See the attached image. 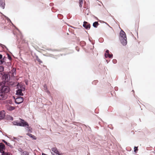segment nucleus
Masks as SVG:
<instances>
[{
	"label": "nucleus",
	"instance_id": "obj_11",
	"mask_svg": "<svg viewBox=\"0 0 155 155\" xmlns=\"http://www.w3.org/2000/svg\"><path fill=\"white\" fill-rule=\"evenodd\" d=\"M5 3L4 0H0V7L2 9L5 8Z\"/></svg>",
	"mask_w": 155,
	"mask_h": 155
},
{
	"label": "nucleus",
	"instance_id": "obj_16",
	"mask_svg": "<svg viewBox=\"0 0 155 155\" xmlns=\"http://www.w3.org/2000/svg\"><path fill=\"white\" fill-rule=\"evenodd\" d=\"M52 150L53 152H54V154H56V153H58L59 152V151L57 149V148L56 147H54L52 148Z\"/></svg>",
	"mask_w": 155,
	"mask_h": 155
},
{
	"label": "nucleus",
	"instance_id": "obj_12",
	"mask_svg": "<svg viewBox=\"0 0 155 155\" xmlns=\"http://www.w3.org/2000/svg\"><path fill=\"white\" fill-rule=\"evenodd\" d=\"M18 150L21 153V155H28V152L26 151H24L21 148L19 149Z\"/></svg>",
	"mask_w": 155,
	"mask_h": 155
},
{
	"label": "nucleus",
	"instance_id": "obj_29",
	"mask_svg": "<svg viewBox=\"0 0 155 155\" xmlns=\"http://www.w3.org/2000/svg\"><path fill=\"white\" fill-rule=\"evenodd\" d=\"M0 45L2 48H5L7 49V47L5 45L1 44H0Z\"/></svg>",
	"mask_w": 155,
	"mask_h": 155
},
{
	"label": "nucleus",
	"instance_id": "obj_5",
	"mask_svg": "<svg viewBox=\"0 0 155 155\" xmlns=\"http://www.w3.org/2000/svg\"><path fill=\"white\" fill-rule=\"evenodd\" d=\"M10 76L8 74H5L2 75V78L5 82H8L10 80Z\"/></svg>",
	"mask_w": 155,
	"mask_h": 155
},
{
	"label": "nucleus",
	"instance_id": "obj_44",
	"mask_svg": "<svg viewBox=\"0 0 155 155\" xmlns=\"http://www.w3.org/2000/svg\"><path fill=\"white\" fill-rule=\"evenodd\" d=\"M16 28L17 29L18 31H19V30H18V29L17 28Z\"/></svg>",
	"mask_w": 155,
	"mask_h": 155
},
{
	"label": "nucleus",
	"instance_id": "obj_9",
	"mask_svg": "<svg viewBox=\"0 0 155 155\" xmlns=\"http://www.w3.org/2000/svg\"><path fill=\"white\" fill-rule=\"evenodd\" d=\"M5 145L3 143H0V152L1 153L5 152Z\"/></svg>",
	"mask_w": 155,
	"mask_h": 155
},
{
	"label": "nucleus",
	"instance_id": "obj_43",
	"mask_svg": "<svg viewBox=\"0 0 155 155\" xmlns=\"http://www.w3.org/2000/svg\"><path fill=\"white\" fill-rule=\"evenodd\" d=\"M106 61L107 62V63H108V60H106Z\"/></svg>",
	"mask_w": 155,
	"mask_h": 155
},
{
	"label": "nucleus",
	"instance_id": "obj_49",
	"mask_svg": "<svg viewBox=\"0 0 155 155\" xmlns=\"http://www.w3.org/2000/svg\"><path fill=\"white\" fill-rule=\"evenodd\" d=\"M89 40L91 41V40L89 38Z\"/></svg>",
	"mask_w": 155,
	"mask_h": 155
},
{
	"label": "nucleus",
	"instance_id": "obj_31",
	"mask_svg": "<svg viewBox=\"0 0 155 155\" xmlns=\"http://www.w3.org/2000/svg\"><path fill=\"white\" fill-rule=\"evenodd\" d=\"M21 86L22 87L21 88V89H23V91H25V87L22 85H21Z\"/></svg>",
	"mask_w": 155,
	"mask_h": 155
},
{
	"label": "nucleus",
	"instance_id": "obj_30",
	"mask_svg": "<svg viewBox=\"0 0 155 155\" xmlns=\"http://www.w3.org/2000/svg\"><path fill=\"white\" fill-rule=\"evenodd\" d=\"M112 62L114 64H116L117 63V61L116 59H113L112 61Z\"/></svg>",
	"mask_w": 155,
	"mask_h": 155
},
{
	"label": "nucleus",
	"instance_id": "obj_6",
	"mask_svg": "<svg viewBox=\"0 0 155 155\" xmlns=\"http://www.w3.org/2000/svg\"><path fill=\"white\" fill-rule=\"evenodd\" d=\"M7 94H6L5 93L2 92L0 91V100H4L6 99L8 97Z\"/></svg>",
	"mask_w": 155,
	"mask_h": 155
},
{
	"label": "nucleus",
	"instance_id": "obj_48",
	"mask_svg": "<svg viewBox=\"0 0 155 155\" xmlns=\"http://www.w3.org/2000/svg\"><path fill=\"white\" fill-rule=\"evenodd\" d=\"M77 51H79V50H78V49H77Z\"/></svg>",
	"mask_w": 155,
	"mask_h": 155
},
{
	"label": "nucleus",
	"instance_id": "obj_8",
	"mask_svg": "<svg viewBox=\"0 0 155 155\" xmlns=\"http://www.w3.org/2000/svg\"><path fill=\"white\" fill-rule=\"evenodd\" d=\"M83 27L86 29H89L91 27L90 24L87 22L84 21L83 22Z\"/></svg>",
	"mask_w": 155,
	"mask_h": 155
},
{
	"label": "nucleus",
	"instance_id": "obj_35",
	"mask_svg": "<svg viewBox=\"0 0 155 155\" xmlns=\"http://www.w3.org/2000/svg\"><path fill=\"white\" fill-rule=\"evenodd\" d=\"M109 51L108 50H107L106 51V53H106L107 54H109Z\"/></svg>",
	"mask_w": 155,
	"mask_h": 155
},
{
	"label": "nucleus",
	"instance_id": "obj_28",
	"mask_svg": "<svg viewBox=\"0 0 155 155\" xmlns=\"http://www.w3.org/2000/svg\"><path fill=\"white\" fill-rule=\"evenodd\" d=\"M138 150L137 147H134V152H136Z\"/></svg>",
	"mask_w": 155,
	"mask_h": 155
},
{
	"label": "nucleus",
	"instance_id": "obj_3",
	"mask_svg": "<svg viewBox=\"0 0 155 155\" xmlns=\"http://www.w3.org/2000/svg\"><path fill=\"white\" fill-rule=\"evenodd\" d=\"M21 121L20 122H18L16 121H14L13 122V124L14 125L20 126L21 127H26L28 126V123L23 119L20 118Z\"/></svg>",
	"mask_w": 155,
	"mask_h": 155
},
{
	"label": "nucleus",
	"instance_id": "obj_37",
	"mask_svg": "<svg viewBox=\"0 0 155 155\" xmlns=\"http://www.w3.org/2000/svg\"><path fill=\"white\" fill-rule=\"evenodd\" d=\"M9 119L10 120H13V117H10Z\"/></svg>",
	"mask_w": 155,
	"mask_h": 155
},
{
	"label": "nucleus",
	"instance_id": "obj_38",
	"mask_svg": "<svg viewBox=\"0 0 155 155\" xmlns=\"http://www.w3.org/2000/svg\"><path fill=\"white\" fill-rule=\"evenodd\" d=\"M2 54H0V60L1 59H2Z\"/></svg>",
	"mask_w": 155,
	"mask_h": 155
},
{
	"label": "nucleus",
	"instance_id": "obj_36",
	"mask_svg": "<svg viewBox=\"0 0 155 155\" xmlns=\"http://www.w3.org/2000/svg\"><path fill=\"white\" fill-rule=\"evenodd\" d=\"M97 82V81H93L92 82V83L93 84H94V83H96Z\"/></svg>",
	"mask_w": 155,
	"mask_h": 155
},
{
	"label": "nucleus",
	"instance_id": "obj_2",
	"mask_svg": "<svg viewBox=\"0 0 155 155\" xmlns=\"http://www.w3.org/2000/svg\"><path fill=\"white\" fill-rule=\"evenodd\" d=\"M119 39L121 44L125 46L127 43V38L125 33L121 30L120 33Z\"/></svg>",
	"mask_w": 155,
	"mask_h": 155
},
{
	"label": "nucleus",
	"instance_id": "obj_46",
	"mask_svg": "<svg viewBox=\"0 0 155 155\" xmlns=\"http://www.w3.org/2000/svg\"><path fill=\"white\" fill-rule=\"evenodd\" d=\"M81 0H79V1H81ZM82 0V1H83V0Z\"/></svg>",
	"mask_w": 155,
	"mask_h": 155
},
{
	"label": "nucleus",
	"instance_id": "obj_42",
	"mask_svg": "<svg viewBox=\"0 0 155 155\" xmlns=\"http://www.w3.org/2000/svg\"><path fill=\"white\" fill-rule=\"evenodd\" d=\"M25 83H26V84H28V82H25Z\"/></svg>",
	"mask_w": 155,
	"mask_h": 155
},
{
	"label": "nucleus",
	"instance_id": "obj_17",
	"mask_svg": "<svg viewBox=\"0 0 155 155\" xmlns=\"http://www.w3.org/2000/svg\"><path fill=\"white\" fill-rule=\"evenodd\" d=\"M44 90L46 91V92L48 94H50V92L48 90V88L47 85L46 84H45L44 86Z\"/></svg>",
	"mask_w": 155,
	"mask_h": 155
},
{
	"label": "nucleus",
	"instance_id": "obj_25",
	"mask_svg": "<svg viewBox=\"0 0 155 155\" xmlns=\"http://www.w3.org/2000/svg\"><path fill=\"white\" fill-rule=\"evenodd\" d=\"M4 58H2L0 60V65H1L4 62Z\"/></svg>",
	"mask_w": 155,
	"mask_h": 155
},
{
	"label": "nucleus",
	"instance_id": "obj_7",
	"mask_svg": "<svg viewBox=\"0 0 155 155\" xmlns=\"http://www.w3.org/2000/svg\"><path fill=\"white\" fill-rule=\"evenodd\" d=\"M23 101V99L21 97L17 98L15 100V103L17 104H19Z\"/></svg>",
	"mask_w": 155,
	"mask_h": 155
},
{
	"label": "nucleus",
	"instance_id": "obj_32",
	"mask_svg": "<svg viewBox=\"0 0 155 155\" xmlns=\"http://www.w3.org/2000/svg\"><path fill=\"white\" fill-rule=\"evenodd\" d=\"M13 138L15 140H17L18 141H19V138L15 137H13Z\"/></svg>",
	"mask_w": 155,
	"mask_h": 155
},
{
	"label": "nucleus",
	"instance_id": "obj_10",
	"mask_svg": "<svg viewBox=\"0 0 155 155\" xmlns=\"http://www.w3.org/2000/svg\"><path fill=\"white\" fill-rule=\"evenodd\" d=\"M5 113L4 110L0 111V120L3 119L5 117Z\"/></svg>",
	"mask_w": 155,
	"mask_h": 155
},
{
	"label": "nucleus",
	"instance_id": "obj_50",
	"mask_svg": "<svg viewBox=\"0 0 155 155\" xmlns=\"http://www.w3.org/2000/svg\"><path fill=\"white\" fill-rule=\"evenodd\" d=\"M132 91H133V92L134 91V90H133Z\"/></svg>",
	"mask_w": 155,
	"mask_h": 155
},
{
	"label": "nucleus",
	"instance_id": "obj_19",
	"mask_svg": "<svg viewBox=\"0 0 155 155\" xmlns=\"http://www.w3.org/2000/svg\"><path fill=\"white\" fill-rule=\"evenodd\" d=\"M1 153L2 155H12V154L10 153L5 151Z\"/></svg>",
	"mask_w": 155,
	"mask_h": 155
},
{
	"label": "nucleus",
	"instance_id": "obj_41",
	"mask_svg": "<svg viewBox=\"0 0 155 155\" xmlns=\"http://www.w3.org/2000/svg\"><path fill=\"white\" fill-rule=\"evenodd\" d=\"M52 5H53V3H51L50 4V5L51 6H52Z\"/></svg>",
	"mask_w": 155,
	"mask_h": 155
},
{
	"label": "nucleus",
	"instance_id": "obj_13",
	"mask_svg": "<svg viewBox=\"0 0 155 155\" xmlns=\"http://www.w3.org/2000/svg\"><path fill=\"white\" fill-rule=\"evenodd\" d=\"M113 54H107L106 53H105L104 56L105 58H107V57H109V58H112L113 57Z\"/></svg>",
	"mask_w": 155,
	"mask_h": 155
},
{
	"label": "nucleus",
	"instance_id": "obj_21",
	"mask_svg": "<svg viewBox=\"0 0 155 155\" xmlns=\"http://www.w3.org/2000/svg\"><path fill=\"white\" fill-rule=\"evenodd\" d=\"M35 56V59L37 61L40 63H42V61L40 60L37 55H36Z\"/></svg>",
	"mask_w": 155,
	"mask_h": 155
},
{
	"label": "nucleus",
	"instance_id": "obj_39",
	"mask_svg": "<svg viewBox=\"0 0 155 155\" xmlns=\"http://www.w3.org/2000/svg\"><path fill=\"white\" fill-rule=\"evenodd\" d=\"M94 17L96 19H97V20H98V18L96 17V16H94Z\"/></svg>",
	"mask_w": 155,
	"mask_h": 155
},
{
	"label": "nucleus",
	"instance_id": "obj_45",
	"mask_svg": "<svg viewBox=\"0 0 155 155\" xmlns=\"http://www.w3.org/2000/svg\"><path fill=\"white\" fill-rule=\"evenodd\" d=\"M115 90H116L117 89V87H115Z\"/></svg>",
	"mask_w": 155,
	"mask_h": 155
},
{
	"label": "nucleus",
	"instance_id": "obj_15",
	"mask_svg": "<svg viewBox=\"0 0 155 155\" xmlns=\"http://www.w3.org/2000/svg\"><path fill=\"white\" fill-rule=\"evenodd\" d=\"M27 135L29 137L32 138L33 139L36 140L37 138L36 137L31 134L28 133L27 134Z\"/></svg>",
	"mask_w": 155,
	"mask_h": 155
},
{
	"label": "nucleus",
	"instance_id": "obj_40",
	"mask_svg": "<svg viewBox=\"0 0 155 155\" xmlns=\"http://www.w3.org/2000/svg\"><path fill=\"white\" fill-rule=\"evenodd\" d=\"M4 58V61L5 60V59L6 58L5 57H4L3 58Z\"/></svg>",
	"mask_w": 155,
	"mask_h": 155
},
{
	"label": "nucleus",
	"instance_id": "obj_23",
	"mask_svg": "<svg viewBox=\"0 0 155 155\" xmlns=\"http://www.w3.org/2000/svg\"><path fill=\"white\" fill-rule=\"evenodd\" d=\"M4 67L2 66H0V73L4 71Z\"/></svg>",
	"mask_w": 155,
	"mask_h": 155
},
{
	"label": "nucleus",
	"instance_id": "obj_47",
	"mask_svg": "<svg viewBox=\"0 0 155 155\" xmlns=\"http://www.w3.org/2000/svg\"><path fill=\"white\" fill-rule=\"evenodd\" d=\"M77 51H79V50H78V49H77Z\"/></svg>",
	"mask_w": 155,
	"mask_h": 155
},
{
	"label": "nucleus",
	"instance_id": "obj_22",
	"mask_svg": "<svg viewBox=\"0 0 155 155\" xmlns=\"http://www.w3.org/2000/svg\"><path fill=\"white\" fill-rule=\"evenodd\" d=\"M8 109L9 110H12L15 109V107H14L10 106L8 107Z\"/></svg>",
	"mask_w": 155,
	"mask_h": 155
},
{
	"label": "nucleus",
	"instance_id": "obj_24",
	"mask_svg": "<svg viewBox=\"0 0 155 155\" xmlns=\"http://www.w3.org/2000/svg\"><path fill=\"white\" fill-rule=\"evenodd\" d=\"M4 16H5V17L6 18V19H7V20L8 21L10 22L11 23H12V25L14 26L15 27L14 25L12 23V22H11V20H10V19L8 17L6 16H5L4 15Z\"/></svg>",
	"mask_w": 155,
	"mask_h": 155
},
{
	"label": "nucleus",
	"instance_id": "obj_4",
	"mask_svg": "<svg viewBox=\"0 0 155 155\" xmlns=\"http://www.w3.org/2000/svg\"><path fill=\"white\" fill-rule=\"evenodd\" d=\"M16 87L18 89L16 91V94L20 96H23V94L22 93L23 89H21V88L22 87L21 85H20L19 84H18L17 85Z\"/></svg>",
	"mask_w": 155,
	"mask_h": 155
},
{
	"label": "nucleus",
	"instance_id": "obj_18",
	"mask_svg": "<svg viewBox=\"0 0 155 155\" xmlns=\"http://www.w3.org/2000/svg\"><path fill=\"white\" fill-rule=\"evenodd\" d=\"M99 24L97 21L94 22L93 24V26L95 28H97L98 25Z\"/></svg>",
	"mask_w": 155,
	"mask_h": 155
},
{
	"label": "nucleus",
	"instance_id": "obj_33",
	"mask_svg": "<svg viewBox=\"0 0 155 155\" xmlns=\"http://www.w3.org/2000/svg\"><path fill=\"white\" fill-rule=\"evenodd\" d=\"M12 71L13 72V74H14V73H15V74L16 73V72H15L16 69H15L13 68L12 70Z\"/></svg>",
	"mask_w": 155,
	"mask_h": 155
},
{
	"label": "nucleus",
	"instance_id": "obj_14",
	"mask_svg": "<svg viewBox=\"0 0 155 155\" xmlns=\"http://www.w3.org/2000/svg\"><path fill=\"white\" fill-rule=\"evenodd\" d=\"M2 141L7 146H8L9 147L11 148H13V146L12 145H11L10 143H8L6 141H5V140H3Z\"/></svg>",
	"mask_w": 155,
	"mask_h": 155
},
{
	"label": "nucleus",
	"instance_id": "obj_34",
	"mask_svg": "<svg viewBox=\"0 0 155 155\" xmlns=\"http://www.w3.org/2000/svg\"><path fill=\"white\" fill-rule=\"evenodd\" d=\"M53 155H62L61 154H60L59 153H56V154H53Z\"/></svg>",
	"mask_w": 155,
	"mask_h": 155
},
{
	"label": "nucleus",
	"instance_id": "obj_20",
	"mask_svg": "<svg viewBox=\"0 0 155 155\" xmlns=\"http://www.w3.org/2000/svg\"><path fill=\"white\" fill-rule=\"evenodd\" d=\"M26 129L27 130L28 132V133H31V128H30V127H29V125L28 126H27Z\"/></svg>",
	"mask_w": 155,
	"mask_h": 155
},
{
	"label": "nucleus",
	"instance_id": "obj_27",
	"mask_svg": "<svg viewBox=\"0 0 155 155\" xmlns=\"http://www.w3.org/2000/svg\"><path fill=\"white\" fill-rule=\"evenodd\" d=\"M7 56H8V58L10 60V61H11L12 60V58L11 56L9 54H7Z\"/></svg>",
	"mask_w": 155,
	"mask_h": 155
},
{
	"label": "nucleus",
	"instance_id": "obj_1",
	"mask_svg": "<svg viewBox=\"0 0 155 155\" xmlns=\"http://www.w3.org/2000/svg\"><path fill=\"white\" fill-rule=\"evenodd\" d=\"M0 91L8 96L10 91V89L9 86L6 85L3 82H0Z\"/></svg>",
	"mask_w": 155,
	"mask_h": 155
},
{
	"label": "nucleus",
	"instance_id": "obj_26",
	"mask_svg": "<svg viewBox=\"0 0 155 155\" xmlns=\"http://www.w3.org/2000/svg\"><path fill=\"white\" fill-rule=\"evenodd\" d=\"M83 3V1H82V0H81V1H79V6L80 7H82V4Z\"/></svg>",
	"mask_w": 155,
	"mask_h": 155
}]
</instances>
